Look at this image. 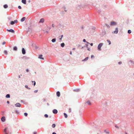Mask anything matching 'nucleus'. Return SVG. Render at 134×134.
I'll use <instances>...</instances> for the list:
<instances>
[{
  "label": "nucleus",
  "instance_id": "obj_1",
  "mask_svg": "<svg viewBox=\"0 0 134 134\" xmlns=\"http://www.w3.org/2000/svg\"><path fill=\"white\" fill-rule=\"evenodd\" d=\"M103 45V43H99L98 46V49L99 51L101 50V47Z\"/></svg>",
  "mask_w": 134,
  "mask_h": 134
},
{
  "label": "nucleus",
  "instance_id": "obj_2",
  "mask_svg": "<svg viewBox=\"0 0 134 134\" xmlns=\"http://www.w3.org/2000/svg\"><path fill=\"white\" fill-rule=\"evenodd\" d=\"M17 22H18V21L17 20H14V21H11V22H10V24L12 25H13L15 23H17Z\"/></svg>",
  "mask_w": 134,
  "mask_h": 134
},
{
  "label": "nucleus",
  "instance_id": "obj_3",
  "mask_svg": "<svg viewBox=\"0 0 134 134\" xmlns=\"http://www.w3.org/2000/svg\"><path fill=\"white\" fill-rule=\"evenodd\" d=\"M6 30L7 31H8V32H11L13 33H14L15 32L12 29H9V30L8 29H7Z\"/></svg>",
  "mask_w": 134,
  "mask_h": 134
},
{
  "label": "nucleus",
  "instance_id": "obj_4",
  "mask_svg": "<svg viewBox=\"0 0 134 134\" xmlns=\"http://www.w3.org/2000/svg\"><path fill=\"white\" fill-rule=\"evenodd\" d=\"M118 28L117 27H116L115 29V30L112 33L117 34L118 33Z\"/></svg>",
  "mask_w": 134,
  "mask_h": 134
},
{
  "label": "nucleus",
  "instance_id": "obj_5",
  "mask_svg": "<svg viewBox=\"0 0 134 134\" xmlns=\"http://www.w3.org/2000/svg\"><path fill=\"white\" fill-rule=\"evenodd\" d=\"M15 106L17 107H21V104L18 103H17L15 104Z\"/></svg>",
  "mask_w": 134,
  "mask_h": 134
},
{
  "label": "nucleus",
  "instance_id": "obj_6",
  "mask_svg": "<svg viewBox=\"0 0 134 134\" xmlns=\"http://www.w3.org/2000/svg\"><path fill=\"white\" fill-rule=\"evenodd\" d=\"M116 24V22L114 21H112L111 22L110 25L111 26L115 25Z\"/></svg>",
  "mask_w": 134,
  "mask_h": 134
},
{
  "label": "nucleus",
  "instance_id": "obj_7",
  "mask_svg": "<svg viewBox=\"0 0 134 134\" xmlns=\"http://www.w3.org/2000/svg\"><path fill=\"white\" fill-rule=\"evenodd\" d=\"M22 53L23 54H24L26 53V51L24 48H23L22 49Z\"/></svg>",
  "mask_w": 134,
  "mask_h": 134
},
{
  "label": "nucleus",
  "instance_id": "obj_8",
  "mask_svg": "<svg viewBox=\"0 0 134 134\" xmlns=\"http://www.w3.org/2000/svg\"><path fill=\"white\" fill-rule=\"evenodd\" d=\"M52 112L54 114H56L58 113V111L56 109H54L53 110Z\"/></svg>",
  "mask_w": 134,
  "mask_h": 134
},
{
  "label": "nucleus",
  "instance_id": "obj_9",
  "mask_svg": "<svg viewBox=\"0 0 134 134\" xmlns=\"http://www.w3.org/2000/svg\"><path fill=\"white\" fill-rule=\"evenodd\" d=\"M1 120L3 122H4L5 120V117L4 116L2 117L1 118Z\"/></svg>",
  "mask_w": 134,
  "mask_h": 134
},
{
  "label": "nucleus",
  "instance_id": "obj_10",
  "mask_svg": "<svg viewBox=\"0 0 134 134\" xmlns=\"http://www.w3.org/2000/svg\"><path fill=\"white\" fill-rule=\"evenodd\" d=\"M106 31L105 30L103 31H102L101 35L102 36H103L106 34Z\"/></svg>",
  "mask_w": 134,
  "mask_h": 134
},
{
  "label": "nucleus",
  "instance_id": "obj_11",
  "mask_svg": "<svg viewBox=\"0 0 134 134\" xmlns=\"http://www.w3.org/2000/svg\"><path fill=\"white\" fill-rule=\"evenodd\" d=\"M42 56H43V55L42 54H41L39 56L38 58L41 59H42V60H44V58L42 57Z\"/></svg>",
  "mask_w": 134,
  "mask_h": 134
},
{
  "label": "nucleus",
  "instance_id": "obj_12",
  "mask_svg": "<svg viewBox=\"0 0 134 134\" xmlns=\"http://www.w3.org/2000/svg\"><path fill=\"white\" fill-rule=\"evenodd\" d=\"M85 104H87L89 105H91V102L89 100L87 101L85 103Z\"/></svg>",
  "mask_w": 134,
  "mask_h": 134
},
{
  "label": "nucleus",
  "instance_id": "obj_13",
  "mask_svg": "<svg viewBox=\"0 0 134 134\" xmlns=\"http://www.w3.org/2000/svg\"><path fill=\"white\" fill-rule=\"evenodd\" d=\"M80 89L79 88L74 89L73 90V91L75 92H79L80 91Z\"/></svg>",
  "mask_w": 134,
  "mask_h": 134
},
{
  "label": "nucleus",
  "instance_id": "obj_14",
  "mask_svg": "<svg viewBox=\"0 0 134 134\" xmlns=\"http://www.w3.org/2000/svg\"><path fill=\"white\" fill-rule=\"evenodd\" d=\"M129 62H130L131 63H132V65L133 66H134V62L131 60H130L129 61Z\"/></svg>",
  "mask_w": 134,
  "mask_h": 134
},
{
  "label": "nucleus",
  "instance_id": "obj_15",
  "mask_svg": "<svg viewBox=\"0 0 134 134\" xmlns=\"http://www.w3.org/2000/svg\"><path fill=\"white\" fill-rule=\"evenodd\" d=\"M56 94H57V96L58 97H60V92L59 91H57V92Z\"/></svg>",
  "mask_w": 134,
  "mask_h": 134
},
{
  "label": "nucleus",
  "instance_id": "obj_16",
  "mask_svg": "<svg viewBox=\"0 0 134 134\" xmlns=\"http://www.w3.org/2000/svg\"><path fill=\"white\" fill-rule=\"evenodd\" d=\"M44 19L43 18H42L40 20L39 22V23H43V22H44Z\"/></svg>",
  "mask_w": 134,
  "mask_h": 134
},
{
  "label": "nucleus",
  "instance_id": "obj_17",
  "mask_svg": "<svg viewBox=\"0 0 134 134\" xmlns=\"http://www.w3.org/2000/svg\"><path fill=\"white\" fill-rule=\"evenodd\" d=\"M25 19L26 18L25 17H23L21 19L20 21L21 22H23L25 20Z\"/></svg>",
  "mask_w": 134,
  "mask_h": 134
},
{
  "label": "nucleus",
  "instance_id": "obj_18",
  "mask_svg": "<svg viewBox=\"0 0 134 134\" xmlns=\"http://www.w3.org/2000/svg\"><path fill=\"white\" fill-rule=\"evenodd\" d=\"M56 41V39L55 38H53L52 39L51 41L52 42H55Z\"/></svg>",
  "mask_w": 134,
  "mask_h": 134
},
{
  "label": "nucleus",
  "instance_id": "obj_19",
  "mask_svg": "<svg viewBox=\"0 0 134 134\" xmlns=\"http://www.w3.org/2000/svg\"><path fill=\"white\" fill-rule=\"evenodd\" d=\"M24 4H26V0H22L21 1Z\"/></svg>",
  "mask_w": 134,
  "mask_h": 134
},
{
  "label": "nucleus",
  "instance_id": "obj_20",
  "mask_svg": "<svg viewBox=\"0 0 134 134\" xmlns=\"http://www.w3.org/2000/svg\"><path fill=\"white\" fill-rule=\"evenodd\" d=\"M63 9L64 10L65 12H66L67 11V10L65 6H64L63 7Z\"/></svg>",
  "mask_w": 134,
  "mask_h": 134
},
{
  "label": "nucleus",
  "instance_id": "obj_21",
  "mask_svg": "<svg viewBox=\"0 0 134 134\" xmlns=\"http://www.w3.org/2000/svg\"><path fill=\"white\" fill-rule=\"evenodd\" d=\"M88 57H87L84 59L82 60V61H85L87 60L88 59Z\"/></svg>",
  "mask_w": 134,
  "mask_h": 134
},
{
  "label": "nucleus",
  "instance_id": "obj_22",
  "mask_svg": "<svg viewBox=\"0 0 134 134\" xmlns=\"http://www.w3.org/2000/svg\"><path fill=\"white\" fill-rule=\"evenodd\" d=\"M60 46L62 47H63L65 46V44L64 43H63L61 44Z\"/></svg>",
  "mask_w": 134,
  "mask_h": 134
},
{
  "label": "nucleus",
  "instance_id": "obj_23",
  "mask_svg": "<svg viewBox=\"0 0 134 134\" xmlns=\"http://www.w3.org/2000/svg\"><path fill=\"white\" fill-rule=\"evenodd\" d=\"M107 41L109 43V45H110L111 44V42L109 40L107 39Z\"/></svg>",
  "mask_w": 134,
  "mask_h": 134
},
{
  "label": "nucleus",
  "instance_id": "obj_24",
  "mask_svg": "<svg viewBox=\"0 0 134 134\" xmlns=\"http://www.w3.org/2000/svg\"><path fill=\"white\" fill-rule=\"evenodd\" d=\"M3 7L4 8H7L8 7V5L6 4H5L3 5Z\"/></svg>",
  "mask_w": 134,
  "mask_h": 134
},
{
  "label": "nucleus",
  "instance_id": "obj_25",
  "mask_svg": "<svg viewBox=\"0 0 134 134\" xmlns=\"http://www.w3.org/2000/svg\"><path fill=\"white\" fill-rule=\"evenodd\" d=\"M10 95L9 94H7L6 95V97L7 98H9L10 97Z\"/></svg>",
  "mask_w": 134,
  "mask_h": 134
},
{
  "label": "nucleus",
  "instance_id": "obj_26",
  "mask_svg": "<svg viewBox=\"0 0 134 134\" xmlns=\"http://www.w3.org/2000/svg\"><path fill=\"white\" fill-rule=\"evenodd\" d=\"M4 53L6 55H7L8 54V52L6 50H4Z\"/></svg>",
  "mask_w": 134,
  "mask_h": 134
},
{
  "label": "nucleus",
  "instance_id": "obj_27",
  "mask_svg": "<svg viewBox=\"0 0 134 134\" xmlns=\"http://www.w3.org/2000/svg\"><path fill=\"white\" fill-rule=\"evenodd\" d=\"M64 116L65 117V118H67L68 117V115H67L65 113H64Z\"/></svg>",
  "mask_w": 134,
  "mask_h": 134
},
{
  "label": "nucleus",
  "instance_id": "obj_28",
  "mask_svg": "<svg viewBox=\"0 0 134 134\" xmlns=\"http://www.w3.org/2000/svg\"><path fill=\"white\" fill-rule=\"evenodd\" d=\"M13 49L14 51H17V47L16 46H15L13 47Z\"/></svg>",
  "mask_w": 134,
  "mask_h": 134
},
{
  "label": "nucleus",
  "instance_id": "obj_29",
  "mask_svg": "<svg viewBox=\"0 0 134 134\" xmlns=\"http://www.w3.org/2000/svg\"><path fill=\"white\" fill-rule=\"evenodd\" d=\"M83 41L84 42H86L87 43L90 44V43L86 41L85 39H84L83 40Z\"/></svg>",
  "mask_w": 134,
  "mask_h": 134
},
{
  "label": "nucleus",
  "instance_id": "obj_30",
  "mask_svg": "<svg viewBox=\"0 0 134 134\" xmlns=\"http://www.w3.org/2000/svg\"><path fill=\"white\" fill-rule=\"evenodd\" d=\"M55 126H56L55 124H52V127L53 128H54L55 127Z\"/></svg>",
  "mask_w": 134,
  "mask_h": 134
},
{
  "label": "nucleus",
  "instance_id": "obj_31",
  "mask_svg": "<svg viewBox=\"0 0 134 134\" xmlns=\"http://www.w3.org/2000/svg\"><path fill=\"white\" fill-rule=\"evenodd\" d=\"M7 128H6L5 129H4V132L5 133H7L6 132H7Z\"/></svg>",
  "mask_w": 134,
  "mask_h": 134
},
{
  "label": "nucleus",
  "instance_id": "obj_32",
  "mask_svg": "<svg viewBox=\"0 0 134 134\" xmlns=\"http://www.w3.org/2000/svg\"><path fill=\"white\" fill-rule=\"evenodd\" d=\"M127 32L129 34H130L131 32V31L130 30H128Z\"/></svg>",
  "mask_w": 134,
  "mask_h": 134
},
{
  "label": "nucleus",
  "instance_id": "obj_33",
  "mask_svg": "<svg viewBox=\"0 0 134 134\" xmlns=\"http://www.w3.org/2000/svg\"><path fill=\"white\" fill-rule=\"evenodd\" d=\"M44 117L46 118H47L48 117V115L47 114H45L44 115Z\"/></svg>",
  "mask_w": 134,
  "mask_h": 134
},
{
  "label": "nucleus",
  "instance_id": "obj_34",
  "mask_svg": "<svg viewBox=\"0 0 134 134\" xmlns=\"http://www.w3.org/2000/svg\"><path fill=\"white\" fill-rule=\"evenodd\" d=\"M25 87L27 88V89H30V88H29L28 87V86H27V85H25Z\"/></svg>",
  "mask_w": 134,
  "mask_h": 134
},
{
  "label": "nucleus",
  "instance_id": "obj_35",
  "mask_svg": "<svg viewBox=\"0 0 134 134\" xmlns=\"http://www.w3.org/2000/svg\"><path fill=\"white\" fill-rule=\"evenodd\" d=\"M24 115L26 116H27L28 115L27 113H24Z\"/></svg>",
  "mask_w": 134,
  "mask_h": 134
},
{
  "label": "nucleus",
  "instance_id": "obj_36",
  "mask_svg": "<svg viewBox=\"0 0 134 134\" xmlns=\"http://www.w3.org/2000/svg\"><path fill=\"white\" fill-rule=\"evenodd\" d=\"M104 132H105L106 133L108 134L109 133V132L108 131H106V130H105L104 131Z\"/></svg>",
  "mask_w": 134,
  "mask_h": 134
},
{
  "label": "nucleus",
  "instance_id": "obj_37",
  "mask_svg": "<svg viewBox=\"0 0 134 134\" xmlns=\"http://www.w3.org/2000/svg\"><path fill=\"white\" fill-rule=\"evenodd\" d=\"M32 82H34V86H35L36 85V82L35 81H32Z\"/></svg>",
  "mask_w": 134,
  "mask_h": 134
},
{
  "label": "nucleus",
  "instance_id": "obj_38",
  "mask_svg": "<svg viewBox=\"0 0 134 134\" xmlns=\"http://www.w3.org/2000/svg\"><path fill=\"white\" fill-rule=\"evenodd\" d=\"M15 113L17 114H18L19 113V112L18 110H15Z\"/></svg>",
  "mask_w": 134,
  "mask_h": 134
},
{
  "label": "nucleus",
  "instance_id": "obj_39",
  "mask_svg": "<svg viewBox=\"0 0 134 134\" xmlns=\"http://www.w3.org/2000/svg\"><path fill=\"white\" fill-rule=\"evenodd\" d=\"M88 44L87 43L85 44V47H88Z\"/></svg>",
  "mask_w": 134,
  "mask_h": 134
},
{
  "label": "nucleus",
  "instance_id": "obj_40",
  "mask_svg": "<svg viewBox=\"0 0 134 134\" xmlns=\"http://www.w3.org/2000/svg\"><path fill=\"white\" fill-rule=\"evenodd\" d=\"M18 8L19 9H21V6L20 5H19L18 6Z\"/></svg>",
  "mask_w": 134,
  "mask_h": 134
},
{
  "label": "nucleus",
  "instance_id": "obj_41",
  "mask_svg": "<svg viewBox=\"0 0 134 134\" xmlns=\"http://www.w3.org/2000/svg\"><path fill=\"white\" fill-rule=\"evenodd\" d=\"M122 62H118V64L119 65L121 64H122Z\"/></svg>",
  "mask_w": 134,
  "mask_h": 134
},
{
  "label": "nucleus",
  "instance_id": "obj_42",
  "mask_svg": "<svg viewBox=\"0 0 134 134\" xmlns=\"http://www.w3.org/2000/svg\"><path fill=\"white\" fill-rule=\"evenodd\" d=\"M5 43L6 42L4 41V42H3L2 43V45H4V44H5Z\"/></svg>",
  "mask_w": 134,
  "mask_h": 134
},
{
  "label": "nucleus",
  "instance_id": "obj_43",
  "mask_svg": "<svg viewBox=\"0 0 134 134\" xmlns=\"http://www.w3.org/2000/svg\"><path fill=\"white\" fill-rule=\"evenodd\" d=\"M106 24V26L108 27V28H109V25H108L107 24Z\"/></svg>",
  "mask_w": 134,
  "mask_h": 134
},
{
  "label": "nucleus",
  "instance_id": "obj_44",
  "mask_svg": "<svg viewBox=\"0 0 134 134\" xmlns=\"http://www.w3.org/2000/svg\"><path fill=\"white\" fill-rule=\"evenodd\" d=\"M87 50H88L89 51H90V48H89L88 47H87Z\"/></svg>",
  "mask_w": 134,
  "mask_h": 134
},
{
  "label": "nucleus",
  "instance_id": "obj_45",
  "mask_svg": "<svg viewBox=\"0 0 134 134\" xmlns=\"http://www.w3.org/2000/svg\"><path fill=\"white\" fill-rule=\"evenodd\" d=\"M62 38H59V40L60 42H61L62 41Z\"/></svg>",
  "mask_w": 134,
  "mask_h": 134
},
{
  "label": "nucleus",
  "instance_id": "obj_46",
  "mask_svg": "<svg viewBox=\"0 0 134 134\" xmlns=\"http://www.w3.org/2000/svg\"><path fill=\"white\" fill-rule=\"evenodd\" d=\"M115 127L116 128H118V129L119 128V127L116 125H115Z\"/></svg>",
  "mask_w": 134,
  "mask_h": 134
},
{
  "label": "nucleus",
  "instance_id": "obj_47",
  "mask_svg": "<svg viewBox=\"0 0 134 134\" xmlns=\"http://www.w3.org/2000/svg\"><path fill=\"white\" fill-rule=\"evenodd\" d=\"M38 90H35L34 91V93H36L37 92H38Z\"/></svg>",
  "mask_w": 134,
  "mask_h": 134
},
{
  "label": "nucleus",
  "instance_id": "obj_48",
  "mask_svg": "<svg viewBox=\"0 0 134 134\" xmlns=\"http://www.w3.org/2000/svg\"><path fill=\"white\" fill-rule=\"evenodd\" d=\"M94 55H92L91 56V58H94Z\"/></svg>",
  "mask_w": 134,
  "mask_h": 134
},
{
  "label": "nucleus",
  "instance_id": "obj_49",
  "mask_svg": "<svg viewBox=\"0 0 134 134\" xmlns=\"http://www.w3.org/2000/svg\"><path fill=\"white\" fill-rule=\"evenodd\" d=\"M71 109H70H70H69V112H71Z\"/></svg>",
  "mask_w": 134,
  "mask_h": 134
},
{
  "label": "nucleus",
  "instance_id": "obj_50",
  "mask_svg": "<svg viewBox=\"0 0 134 134\" xmlns=\"http://www.w3.org/2000/svg\"><path fill=\"white\" fill-rule=\"evenodd\" d=\"M48 31H45V33H46L47 34H48Z\"/></svg>",
  "mask_w": 134,
  "mask_h": 134
},
{
  "label": "nucleus",
  "instance_id": "obj_51",
  "mask_svg": "<svg viewBox=\"0 0 134 134\" xmlns=\"http://www.w3.org/2000/svg\"><path fill=\"white\" fill-rule=\"evenodd\" d=\"M26 71L27 72H28L29 71V69H26Z\"/></svg>",
  "mask_w": 134,
  "mask_h": 134
},
{
  "label": "nucleus",
  "instance_id": "obj_52",
  "mask_svg": "<svg viewBox=\"0 0 134 134\" xmlns=\"http://www.w3.org/2000/svg\"><path fill=\"white\" fill-rule=\"evenodd\" d=\"M90 44V45L91 46H93V44L92 43H91Z\"/></svg>",
  "mask_w": 134,
  "mask_h": 134
},
{
  "label": "nucleus",
  "instance_id": "obj_53",
  "mask_svg": "<svg viewBox=\"0 0 134 134\" xmlns=\"http://www.w3.org/2000/svg\"><path fill=\"white\" fill-rule=\"evenodd\" d=\"M7 103L8 104H9L10 103V102H9V101H7Z\"/></svg>",
  "mask_w": 134,
  "mask_h": 134
},
{
  "label": "nucleus",
  "instance_id": "obj_54",
  "mask_svg": "<svg viewBox=\"0 0 134 134\" xmlns=\"http://www.w3.org/2000/svg\"><path fill=\"white\" fill-rule=\"evenodd\" d=\"M85 47V46H84L83 47H81V49H83L84 47Z\"/></svg>",
  "mask_w": 134,
  "mask_h": 134
},
{
  "label": "nucleus",
  "instance_id": "obj_55",
  "mask_svg": "<svg viewBox=\"0 0 134 134\" xmlns=\"http://www.w3.org/2000/svg\"><path fill=\"white\" fill-rule=\"evenodd\" d=\"M100 11L99 10H98V12L99 13H100Z\"/></svg>",
  "mask_w": 134,
  "mask_h": 134
},
{
  "label": "nucleus",
  "instance_id": "obj_56",
  "mask_svg": "<svg viewBox=\"0 0 134 134\" xmlns=\"http://www.w3.org/2000/svg\"><path fill=\"white\" fill-rule=\"evenodd\" d=\"M52 134H56V133L55 132H53L52 133Z\"/></svg>",
  "mask_w": 134,
  "mask_h": 134
},
{
  "label": "nucleus",
  "instance_id": "obj_57",
  "mask_svg": "<svg viewBox=\"0 0 134 134\" xmlns=\"http://www.w3.org/2000/svg\"><path fill=\"white\" fill-rule=\"evenodd\" d=\"M37 133L36 132H34L33 133V134H36Z\"/></svg>",
  "mask_w": 134,
  "mask_h": 134
},
{
  "label": "nucleus",
  "instance_id": "obj_58",
  "mask_svg": "<svg viewBox=\"0 0 134 134\" xmlns=\"http://www.w3.org/2000/svg\"><path fill=\"white\" fill-rule=\"evenodd\" d=\"M70 54H71V55L72 53V52L71 51H70Z\"/></svg>",
  "mask_w": 134,
  "mask_h": 134
},
{
  "label": "nucleus",
  "instance_id": "obj_59",
  "mask_svg": "<svg viewBox=\"0 0 134 134\" xmlns=\"http://www.w3.org/2000/svg\"><path fill=\"white\" fill-rule=\"evenodd\" d=\"M47 105L48 106L49 105V104L48 103H47Z\"/></svg>",
  "mask_w": 134,
  "mask_h": 134
},
{
  "label": "nucleus",
  "instance_id": "obj_60",
  "mask_svg": "<svg viewBox=\"0 0 134 134\" xmlns=\"http://www.w3.org/2000/svg\"><path fill=\"white\" fill-rule=\"evenodd\" d=\"M72 50H75V48H72Z\"/></svg>",
  "mask_w": 134,
  "mask_h": 134
},
{
  "label": "nucleus",
  "instance_id": "obj_61",
  "mask_svg": "<svg viewBox=\"0 0 134 134\" xmlns=\"http://www.w3.org/2000/svg\"><path fill=\"white\" fill-rule=\"evenodd\" d=\"M52 27H54V25L53 24H52Z\"/></svg>",
  "mask_w": 134,
  "mask_h": 134
},
{
  "label": "nucleus",
  "instance_id": "obj_62",
  "mask_svg": "<svg viewBox=\"0 0 134 134\" xmlns=\"http://www.w3.org/2000/svg\"><path fill=\"white\" fill-rule=\"evenodd\" d=\"M63 35H61V38H62L63 37Z\"/></svg>",
  "mask_w": 134,
  "mask_h": 134
},
{
  "label": "nucleus",
  "instance_id": "obj_63",
  "mask_svg": "<svg viewBox=\"0 0 134 134\" xmlns=\"http://www.w3.org/2000/svg\"><path fill=\"white\" fill-rule=\"evenodd\" d=\"M18 77H19V78H21L20 76V75H19V76H18Z\"/></svg>",
  "mask_w": 134,
  "mask_h": 134
},
{
  "label": "nucleus",
  "instance_id": "obj_64",
  "mask_svg": "<svg viewBox=\"0 0 134 134\" xmlns=\"http://www.w3.org/2000/svg\"><path fill=\"white\" fill-rule=\"evenodd\" d=\"M83 28H84L83 27V26H82V27H81V28H82V29H83Z\"/></svg>",
  "mask_w": 134,
  "mask_h": 134
}]
</instances>
